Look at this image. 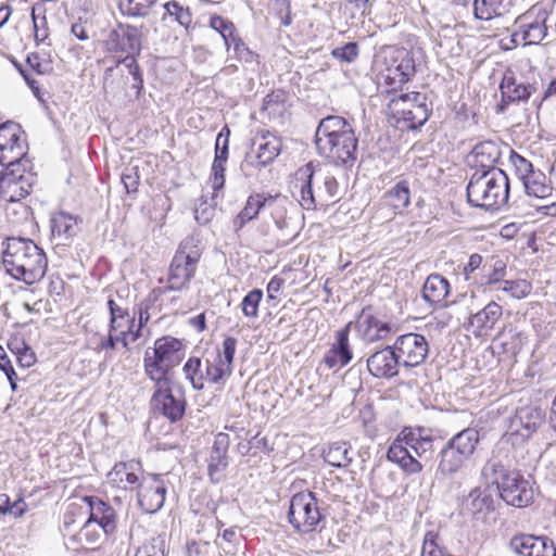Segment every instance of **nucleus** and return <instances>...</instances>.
<instances>
[{
    "mask_svg": "<svg viewBox=\"0 0 556 556\" xmlns=\"http://www.w3.org/2000/svg\"><path fill=\"white\" fill-rule=\"evenodd\" d=\"M502 101L497 104L496 112L503 113L510 103L527 101L538 91L536 83H526L517 79L513 71H506L500 84Z\"/></svg>",
    "mask_w": 556,
    "mask_h": 556,
    "instance_id": "dca6fc26",
    "label": "nucleus"
},
{
    "mask_svg": "<svg viewBox=\"0 0 556 556\" xmlns=\"http://www.w3.org/2000/svg\"><path fill=\"white\" fill-rule=\"evenodd\" d=\"M500 496L508 505L521 508L533 502L534 491L529 480L516 470H513L505 481L502 482Z\"/></svg>",
    "mask_w": 556,
    "mask_h": 556,
    "instance_id": "f3484780",
    "label": "nucleus"
},
{
    "mask_svg": "<svg viewBox=\"0 0 556 556\" xmlns=\"http://www.w3.org/2000/svg\"><path fill=\"white\" fill-rule=\"evenodd\" d=\"M215 215V206L201 198L200 203L194 208V218L200 225L208 224Z\"/></svg>",
    "mask_w": 556,
    "mask_h": 556,
    "instance_id": "69168bd1",
    "label": "nucleus"
},
{
    "mask_svg": "<svg viewBox=\"0 0 556 556\" xmlns=\"http://www.w3.org/2000/svg\"><path fill=\"white\" fill-rule=\"evenodd\" d=\"M355 328L367 342L387 339L397 330L394 325L382 321L378 317L374 316L368 308H364L356 320Z\"/></svg>",
    "mask_w": 556,
    "mask_h": 556,
    "instance_id": "b1692460",
    "label": "nucleus"
},
{
    "mask_svg": "<svg viewBox=\"0 0 556 556\" xmlns=\"http://www.w3.org/2000/svg\"><path fill=\"white\" fill-rule=\"evenodd\" d=\"M163 7L166 14L173 16L180 26L185 27L186 29L189 28L192 23V13L188 7L181 5L176 0H170Z\"/></svg>",
    "mask_w": 556,
    "mask_h": 556,
    "instance_id": "8fccbe9b",
    "label": "nucleus"
},
{
    "mask_svg": "<svg viewBox=\"0 0 556 556\" xmlns=\"http://www.w3.org/2000/svg\"><path fill=\"white\" fill-rule=\"evenodd\" d=\"M121 180L127 193L137 192L140 182L139 167L131 164L126 166L122 172Z\"/></svg>",
    "mask_w": 556,
    "mask_h": 556,
    "instance_id": "e2e57ef3",
    "label": "nucleus"
},
{
    "mask_svg": "<svg viewBox=\"0 0 556 556\" xmlns=\"http://www.w3.org/2000/svg\"><path fill=\"white\" fill-rule=\"evenodd\" d=\"M522 185L527 194L530 197L545 199L552 195L553 188L551 185L546 184V176L541 170H536V173Z\"/></svg>",
    "mask_w": 556,
    "mask_h": 556,
    "instance_id": "a19ab883",
    "label": "nucleus"
},
{
    "mask_svg": "<svg viewBox=\"0 0 556 556\" xmlns=\"http://www.w3.org/2000/svg\"><path fill=\"white\" fill-rule=\"evenodd\" d=\"M229 135V128L227 126L223 127L215 142V157L212 164L211 182L216 194L225 185V164L228 160Z\"/></svg>",
    "mask_w": 556,
    "mask_h": 556,
    "instance_id": "393cba45",
    "label": "nucleus"
},
{
    "mask_svg": "<svg viewBox=\"0 0 556 556\" xmlns=\"http://www.w3.org/2000/svg\"><path fill=\"white\" fill-rule=\"evenodd\" d=\"M200 257L201 251L194 244L193 239L184 240L170 262L166 288L170 291H181L188 288L194 277Z\"/></svg>",
    "mask_w": 556,
    "mask_h": 556,
    "instance_id": "9d476101",
    "label": "nucleus"
},
{
    "mask_svg": "<svg viewBox=\"0 0 556 556\" xmlns=\"http://www.w3.org/2000/svg\"><path fill=\"white\" fill-rule=\"evenodd\" d=\"M151 381L153 382V394L150 405L153 412L173 424L182 419L187 407L184 388L176 384L173 378Z\"/></svg>",
    "mask_w": 556,
    "mask_h": 556,
    "instance_id": "6e6552de",
    "label": "nucleus"
},
{
    "mask_svg": "<svg viewBox=\"0 0 556 556\" xmlns=\"http://www.w3.org/2000/svg\"><path fill=\"white\" fill-rule=\"evenodd\" d=\"M298 179H301L300 200L299 203L304 210H314L317 205V198L320 201H329L338 194V181L333 176L326 175L320 180L323 187H318L317 195L315 194L314 185L316 174L312 163H307L298 172Z\"/></svg>",
    "mask_w": 556,
    "mask_h": 556,
    "instance_id": "9b49d317",
    "label": "nucleus"
},
{
    "mask_svg": "<svg viewBox=\"0 0 556 556\" xmlns=\"http://www.w3.org/2000/svg\"><path fill=\"white\" fill-rule=\"evenodd\" d=\"M22 132H17L13 140L9 141L5 149L0 151V164L12 165L18 161H24L27 153V146L25 140L22 138Z\"/></svg>",
    "mask_w": 556,
    "mask_h": 556,
    "instance_id": "58836bf2",
    "label": "nucleus"
},
{
    "mask_svg": "<svg viewBox=\"0 0 556 556\" xmlns=\"http://www.w3.org/2000/svg\"><path fill=\"white\" fill-rule=\"evenodd\" d=\"M323 457L332 467L345 468L352 463L354 451L349 442L337 441L328 444L323 452Z\"/></svg>",
    "mask_w": 556,
    "mask_h": 556,
    "instance_id": "72a5a7b5",
    "label": "nucleus"
},
{
    "mask_svg": "<svg viewBox=\"0 0 556 556\" xmlns=\"http://www.w3.org/2000/svg\"><path fill=\"white\" fill-rule=\"evenodd\" d=\"M4 244L2 264L10 276L27 285L36 283L45 277L47 256L33 240L9 237Z\"/></svg>",
    "mask_w": 556,
    "mask_h": 556,
    "instance_id": "f03ea898",
    "label": "nucleus"
},
{
    "mask_svg": "<svg viewBox=\"0 0 556 556\" xmlns=\"http://www.w3.org/2000/svg\"><path fill=\"white\" fill-rule=\"evenodd\" d=\"M253 146H257L256 154H247L244 162L254 167H264L280 154L282 142L277 135L263 130L255 136Z\"/></svg>",
    "mask_w": 556,
    "mask_h": 556,
    "instance_id": "aec40b11",
    "label": "nucleus"
},
{
    "mask_svg": "<svg viewBox=\"0 0 556 556\" xmlns=\"http://www.w3.org/2000/svg\"><path fill=\"white\" fill-rule=\"evenodd\" d=\"M469 505L472 513H479L483 509L493 508V497L488 489L476 488L468 495Z\"/></svg>",
    "mask_w": 556,
    "mask_h": 556,
    "instance_id": "603ef678",
    "label": "nucleus"
},
{
    "mask_svg": "<svg viewBox=\"0 0 556 556\" xmlns=\"http://www.w3.org/2000/svg\"><path fill=\"white\" fill-rule=\"evenodd\" d=\"M274 200L275 198H266L264 194L261 193L251 194L248 198L244 207L232 219L233 231L239 232L248 222L257 217L261 210L265 207L267 204L274 202Z\"/></svg>",
    "mask_w": 556,
    "mask_h": 556,
    "instance_id": "2f4dec72",
    "label": "nucleus"
},
{
    "mask_svg": "<svg viewBox=\"0 0 556 556\" xmlns=\"http://www.w3.org/2000/svg\"><path fill=\"white\" fill-rule=\"evenodd\" d=\"M31 189L27 179L16 184L10 178H0V199L5 202H17L26 198Z\"/></svg>",
    "mask_w": 556,
    "mask_h": 556,
    "instance_id": "4c0bfd02",
    "label": "nucleus"
},
{
    "mask_svg": "<svg viewBox=\"0 0 556 556\" xmlns=\"http://www.w3.org/2000/svg\"><path fill=\"white\" fill-rule=\"evenodd\" d=\"M388 197L395 210H404L409 204L410 192L409 186L406 180H400L396 185L388 192Z\"/></svg>",
    "mask_w": 556,
    "mask_h": 556,
    "instance_id": "3c124183",
    "label": "nucleus"
},
{
    "mask_svg": "<svg viewBox=\"0 0 556 556\" xmlns=\"http://www.w3.org/2000/svg\"><path fill=\"white\" fill-rule=\"evenodd\" d=\"M28 164L29 161L24 159V161H18L12 165H3L5 167V172L1 175L0 178H10V180H13L16 184H20L22 179H27L29 187H34L37 178L35 174L26 169V165Z\"/></svg>",
    "mask_w": 556,
    "mask_h": 556,
    "instance_id": "37998d69",
    "label": "nucleus"
},
{
    "mask_svg": "<svg viewBox=\"0 0 556 556\" xmlns=\"http://www.w3.org/2000/svg\"><path fill=\"white\" fill-rule=\"evenodd\" d=\"M325 519L315 493L303 491L295 493L289 502L288 521L301 534H308L317 530Z\"/></svg>",
    "mask_w": 556,
    "mask_h": 556,
    "instance_id": "1a4fd4ad",
    "label": "nucleus"
},
{
    "mask_svg": "<svg viewBox=\"0 0 556 556\" xmlns=\"http://www.w3.org/2000/svg\"><path fill=\"white\" fill-rule=\"evenodd\" d=\"M108 307L110 312V332H117L128 326L135 327V315L130 316L128 308L118 305L113 299H109Z\"/></svg>",
    "mask_w": 556,
    "mask_h": 556,
    "instance_id": "ea45409f",
    "label": "nucleus"
},
{
    "mask_svg": "<svg viewBox=\"0 0 556 556\" xmlns=\"http://www.w3.org/2000/svg\"><path fill=\"white\" fill-rule=\"evenodd\" d=\"M237 349V339L233 337H226L223 341V350L219 351L213 358L228 376L232 372V363Z\"/></svg>",
    "mask_w": 556,
    "mask_h": 556,
    "instance_id": "49530a36",
    "label": "nucleus"
},
{
    "mask_svg": "<svg viewBox=\"0 0 556 556\" xmlns=\"http://www.w3.org/2000/svg\"><path fill=\"white\" fill-rule=\"evenodd\" d=\"M287 93L283 90H276L267 94L263 102V112L269 117L281 116L286 111Z\"/></svg>",
    "mask_w": 556,
    "mask_h": 556,
    "instance_id": "de8ad7c7",
    "label": "nucleus"
},
{
    "mask_svg": "<svg viewBox=\"0 0 556 556\" xmlns=\"http://www.w3.org/2000/svg\"><path fill=\"white\" fill-rule=\"evenodd\" d=\"M503 314L502 306L494 301L486 304L481 311L469 318V328H472L475 337L486 336Z\"/></svg>",
    "mask_w": 556,
    "mask_h": 556,
    "instance_id": "bb28decb",
    "label": "nucleus"
},
{
    "mask_svg": "<svg viewBox=\"0 0 556 556\" xmlns=\"http://www.w3.org/2000/svg\"><path fill=\"white\" fill-rule=\"evenodd\" d=\"M433 442L434 438L425 428H404L389 446L387 458L408 475L418 473L422 470V465L410 451L419 457H427L432 452Z\"/></svg>",
    "mask_w": 556,
    "mask_h": 556,
    "instance_id": "20e7f679",
    "label": "nucleus"
},
{
    "mask_svg": "<svg viewBox=\"0 0 556 556\" xmlns=\"http://www.w3.org/2000/svg\"><path fill=\"white\" fill-rule=\"evenodd\" d=\"M157 0H119V10L123 14L132 17H144Z\"/></svg>",
    "mask_w": 556,
    "mask_h": 556,
    "instance_id": "09e8293b",
    "label": "nucleus"
},
{
    "mask_svg": "<svg viewBox=\"0 0 556 556\" xmlns=\"http://www.w3.org/2000/svg\"><path fill=\"white\" fill-rule=\"evenodd\" d=\"M511 7L510 0H473V15L477 20L491 21L504 15Z\"/></svg>",
    "mask_w": 556,
    "mask_h": 556,
    "instance_id": "f704fd0d",
    "label": "nucleus"
},
{
    "mask_svg": "<svg viewBox=\"0 0 556 556\" xmlns=\"http://www.w3.org/2000/svg\"><path fill=\"white\" fill-rule=\"evenodd\" d=\"M359 54L358 45L354 41L337 47L331 51L332 58L340 62L353 63Z\"/></svg>",
    "mask_w": 556,
    "mask_h": 556,
    "instance_id": "680f3d73",
    "label": "nucleus"
},
{
    "mask_svg": "<svg viewBox=\"0 0 556 556\" xmlns=\"http://www.w3.org/2000/svg\"><path fill=\"white\" fill-rule=\"evenodd\" d=\"M138 466L139 463L135 460L118 463L109 472L108 478L117 488L127 489L128 485L137 484L139 480L135 472Z\"/></svg>",
    "mask_w": 556,
    "mask_h": 556,
    "instance_id": "e433bc0d",
    "label": "nucleus"
},
{
    "mask_svg": "<svg viewBox=\"0 0 556 556\" xmlns=\"http://www.w3.org/2000/svg\"><path fill=\"white\" fill-rule=\"evenodd\" d=\"M184 374L194 390H202L204 382L223 383L229 377L214 359L206 358L204 364L200 357H190L184 365Z\"/></svg>",
    "mask_w": 556,
    "mask_h": 556,
    "instance_id": "f8f14e48",
    "label": "nucleus"
},
{
    "mask_svg": "<svg viewBox=\"0 0 556 556\" xmlns=\"http://www.w3.org/2000/svg\"><path fill=\"white\" fill-rule=\"evenodd\" d=\"M546 12L536 5L516 20V25L521 29V39L525 45H536L546 36Z\"/></svg>",
    "mask_w": 556,
    "mask_h": 556,
    "instance_id": "5701e85b",
    "label": "nucleus"
},
{
    "mask_svg": "<svg viewBox=\"0 0 556 556\" xmlns=\"http://www.w3.org/2000/svg\"><path fill=\"white\" fill-rule=\"evenodd\" d=\"M138 55H125L122 59H118L115 64L119 68L121 65H124L128 74L132 77L131 88L136 90V98H139L142 89H143V77L140 70V66L137 62Z\"/></svg>",
    "mask_w": 556,
    "mask_h": 556,
    "instance_id": "a18cd8bd",
    "label": "nucleus"
},
{
    "mask_svg": "<svg viewBox=\"0 0 556 556\" xmlns=\"http://www.w3.org/2000/svg\"><path fill=\"white\" fill-rule=\"evenodd\" d=\"M229 435L219 432L215 437L208 460V476L215 483L219 482L220 473L228 466L227 452L229 447Z\"/></svg>",
    "mask_w": 556,
    "mask_h": 556,
    "instance_id": "cd10ccee",
    "label": "nucleus"
},
{
    "mask_svg": "<svg viewBox=\"0 0 556 556\" xmlns=\"http://www.w3.org/2000/svg\"><path fill=\"white\" fill-rule=\"evenodd\" d=\"M501 157L500 147L494 141H482L477 143L471 151L472 166L475 172L491 170L497 168L495 164Z\"/></svg>",
    "mask_w": 556,
    "mask_h": 556,
    "instance_id": "c756f323",
    "label": "nucleus"
},
{
    "mask_svg": "<svg viewBox=\"0 0 556 556\" xmlns=\"http://www.w3.org/2000/svg\"><path fill=\"white\" fill-rule=\"evenodd\" d=\"M451 286L448 280L440 274H431L427 277L421 296L431 305L447 306L445 298L448 295Z\"/></svg>",
    "mask_w": 556,
    "mask_h": 556,
    "instance_id": "7c9ffc66",
    "label": "nucleus"
},
{
    "mask_svg": "<svg viewBox=\"0 0 556 556\" xmlns=\"http://www.w3.org/2000/svg\"><path fill=\"white\" fill-rule=\"evenodd\" d=\"M126 85L123 71L116 66H110L105 68L103 75V90L105 93L113 96L124 90Z\"/></svg>",
    "mask_w": 556,
    "mask_h": 556,
    "instance_id": "c03bdc74",
    "label": "nucleus"
},
{
    "mask_svg": "<svg viewBox=\"0 0 556 556\" xmlns=\"http://www.w3.org/2000/svg\"><path fill=\"white\" fill-rule=\"evenodd\" d=\"M378 62L386 67V74L382 76L388 92L396 91L416 74L414 53L403 47H382L378 54Z\"/></svg>",
    "mask_w": 556,
    "mask_h": 556,
    "instance_id": "423d86ee",
    "label": "nucleus"
},
{
    "mask_svg": "<svg viewBox=\"0 0 556 556\" xmlns=\"http://www.w3.org/2000/svg\"><path fill=\"white\" fill-rule=\"evenodd\" d=\"M270 5L282 26L291 25V2L289 0H270Z\"/></svg>",
    "mask_w": 556,
    "mask_h": 556,
    "instance_id": "0e129e2a",
    "label": "nucleus"
},
{
    "mask_svg": "<svg viewBox=\"0 0 556 556\" xmlns=\"http://www.w3.org/2000/svg\"><path fill=\"white\" fill-rule=\"evenodd\" d=\"M393 349L396 350V355L400 357L402 366L406 368L421 365L429 354L427 339L416 332L399 336L393 343Z\"/></svg>",
    "mask_w": 556,
    "mask_h": 556,
    "instance_id": "4468645a",
    "label": "nucleus"
},
{
    "mask_svg": "<svg viewBox=\"0 0 556 556\" xmlns=\"http://www.w3.org/2000/svg\"><path fill=\"white\" fill-rule=\"evenodd\" d=\"M467 201L471 206L496 210L509 198V179L501 168L473 172L467 185Z\"/></svg>",
    "mask_w": 556,
    "mask_h": 556,
    "instance_id": "7ed1b4c3",
    "label": "nucleus"
},
{
    "mask_svg": "<svg viewBox=\"0 0 556 556\" xmlns=\"http://www.w3.org/2000/svg\"><path fill=\"white\" fill-rule=\"evenodd\" d=\"M497 289L507 292L514 299H523L531 292V283L525 279L518 280H504L502 286Z\"/></svg>",
    "mask_w": 556,
    "mask_h": 556,
    "instance_id": "13d9d810",
    "label": "nucleus"
},
{
    "mask_svg": "<svg viewBox=\"0 0 556 556\" xmlns=\"http://www.w3.org/2000/svg\"><path fill=\"white\" fill-rule=\"evenodd\" d=\"M318 154L337 166L352 167L357 160L358 138L342 116L324 117L315 132Z\"/></svg>",
    "mask_w": 556,
    "mask_h": 556,
    "instance_id": "f257e3e1",
    "label": "nucleus"
},
{
    "mask_svg": "<svg viewBox=\"0 0 556 556\" xmlns=\"http://www.w3.org/2000/svg\"><path fill=\"white\" fill-rule=\"evenodd\" d=\"M166 483L161 475L150 473L139 484L138 502L148 514L159 511L165 502Z\"/></svg>",
    "mask_w": 556,
    "mask_h": 556,
    "instance_id": "a211bd4d",
    "label": "nucleus"
},
{
    "mask_svg": "<svg viewBox=\"0 0 556 556\" xmlns=\"http://www.w3.org/2000/svg\"><path fill=\"white\" fill-rule=\"evenodd\" d=\"M77 232V217L65 212H60L52 217L51 233L59 240V244H67Z\"/></svg>",
    "mask_w": 556,
    "mask_h": 556,
    "instance_id": "473e14b6",
    "label": "nucleus"
},
{
    "mask_svg": "<svg viewBox=\"0 0 556 556\" xmlns=\"http://www.w3.org/2000/svg\"><path fill=\"white\" fill-rule=\"evenodd\" d=\"M482 271L485 273V277L481 279V285L501 283L502 278L506 274V264L502 260H495L493 265L488 266V264H484Z\"/></svg>",
    "mask_w": 556,
    "mask_h": 556,
    "instance_id": "5fc2aeb1",
    "label": "nucleus"
},
{
    "mask_svg": "<svg viewBox=\"0 0 556 556\" xmlns=\"http://www.w3.org/2000/svg\"><path fill=\"white\" fill-rule=\"evenodd\" d=\"M513 470H508L501 460L496 458L489 459L482 468V476L492 484L496 485L497 491L502 489V482L510 476Z\"/></svg>",
    "mask_w": 556,
    "mask_h": 556,
    "instance_id": "79ce46f5",
    "label": "nucleus"
},
{
    "mask_svg": "<svg viewBox=\"0 0 556 556\" xmlns=\"http://www.w3.org/2000/svg\"><path fill=\"white\" fill-rule=\"evenodd\" d=\"M420 556H444L442 539L438 533L429 531L425 534Z\"/></svg>",
    "mask_w": 556,
    "mask_h": 556,
    "instance_id": "bf43d9fd",
    "label": "nucleus"
},
{
    "mask_svg": "<svg viewBox=\"0 0 556 556\" xmlns=\"http://www.w3.org/2000/svg\"><path fill=\"white\" fill-rule=\"evenodd\" d=\"M165 539L161 535H156L150 539L149 542L143 543L137 551L136 556H165L166 551Z\"/></svg>",
    "mask_w": 556,
    "mask_h": 556,
    "instance_id": "052dcab7",
    "label": "nucleus"
},
{
    "mask_svg": "<svg viewBox=\"0 0 556 556\" xmlns=\"http://www.w3.org/2000/svg\"><path fill=\"white\" fill-rule=\"evenodd\" d=\"M352 323L337 331L336 342L324 356V363L328 368L343 367L353 358V352L349 343V333Z\"/></svg>",
    "mask_w": 556,
    "mask_h": 556,
    "instance_id": "a878e982",
    "label": "nucleus"
},
{
    "mask_svg": "<svg viewBox=\"0 0 556 556\" xmlns=\"http://www.w3.org/2000/svg\"><path fill=\"white\" fill-rule=\"evenodd\" d=\"M509 160L515 167L516 175L522 184L536 173L533 169L532 163L514 150L510 151Z\"/></svg>",
    "mask_w": 556,
    "mask_h": 556,
    "instance_id": "4d7b16f0",
    "label": "nucleus"
},
{
    "mask_svg": "<svg viewBox=\"0 0 556 556\" xmlns=\"http://www.w3.org/2000/svg\"><path fill=\"white\" fill-rule=\"evenodd\" d=\"M263 299L261 289L251 290L241 302V309L245 317L256 318L258 316V305Z\"/></svg>",
    "mask_w": 556,
    "mask_h": 556,
    "instance_id": "6e6d98bb",
    "label": "nucleus"
},
{
    "mask_svg": "<svg viewBox=\"0 0 556 556\" xmlns=\"http://www.w3.org/2000/svg\"><path fill=\"white\" fill-rule=\"evenodd\" d=\"M26 63L39 75L50 74L53 71L52 59L49 53L31 52L27 55Z\"/></svg>",
    "mask_w": 556,
    "mask_h": 556,
    "instance_id": "864d4df0",
    "label": "nucleus"
},
{
    "mask_svg": "<svg viewBox=\"0 0 556 556\" xmlns=\"http://www.w3.org/2000/svg\"><path fill=\"white\" fill-rule=\"evenodd\" d=\"M277 228L283 232L286 238L282 240V244L287 245L298 236V230L292 223L290 217L283 216L275 220Z\"/></svg>",
    "mask_w": 556,
    "mask_h": 556,
    "instance_id": "338daca9",
    "label": "nucleus"
},
{
    "mask_svg": "<svg viewBox=\"0 0 556 556\" xmlns=\"http://www.w3.org/2000/svg\"><path fill=\"white\" fill-rule=\"evenodd\" d=\"M510 549L519 556H556V546L546 535L518 534L509 542Z\"/></svg>",
    "mask_w": 556,
    "mask_h": 556,
    "instance_id": "412c9836",
    "label": "nucleus"
},
{
    "mask_svg": "<svg viewBox=\"0 0 556 556\" xmlns=\"http://www.w3.org/2000/svg\"><path fill=\"white\" fill-rule=\"evenodd\" d=\"M479 441V431L469 427L453 435L447 443L469 459L473 455Z\"/></svg>",
    "mask_w": 556,
    "mask_h": 556,
    "instance_id": "c9c22d12",
    "label": "nucleus"
},
{
    "mask_svg": "<svg viewBox=\"0 0 556 556\" xmlns=\"http://www.w3.org/2000/svg\"><path fill=\"white\" fill-rule=\"evenodd\" d=\"M389 109L402 129H417L430 117L432 109L427 104V96L420 92L401 93L390 100Z\"/></svg>",
    "mask_w": 556,
    "mask_h": 556,
    "instance_id": "0eeeda50",
    "label": "nucleus"
},
{
    "mask_svg": "<svg viewBox=\"0 0 556 556\" xmlns=\"http://www.w3.org/2000/svg\"><path fill=\"white\" fill-rule=\"evenodd\" d=\"M105 46L110 52L139 55L142 49V33L136 26L118 24L110 31Z\"/></svg>",
    "mask_w": 556,
    "mask_h": 556,
    "instance_id": "2eb2a0df",
    "label": "nucleus"
},
{
    "mask_svg": "<svg viewBox=\"0 0 556 556\" xmlns=\"http://www.w3.org/2000/svg\"><path fill=\"white\" fill-rule=\"evenodd\" d=\"M84 501L89 508V518L79 531L80 540L89 539L92 525L99 526L105 535L112 534L117 528V516L115 509L106 502L97 496H85Z\"/></svg>",
    "mask_w": 556,
    "mask_h": 556,
    "instance_id": "ddd939ff",
    "label": "nucleus"
},
{
    "mask_svg": "<svg viewBox=\"0 0 556 556\" xmlns=\"http://www.w3.org/2000/svg\"><path fill=\"white\" fill-rule=\"evenodd\" d=\"M397 352L392 345H387L374 352L367 359L366 365L369 374L378 379H392L399 375L402 366Z\"/></svg>",
    "mask_w": 556,
    "mask_h": 556,
    "instance_id": "6ab92c4d",
    "label": "nucleus"
},
{
    "mask_svg": "<svg viewBox=\"0 0 556 556\" xmlns=\"http://www.w3.org/2000/svg\"><path fill=\"white\" fill-rule=\"evenodd\" d=\"M186 348L181 340L165 336L154 341L143 356V370L150 380L173 378L172 370L184 359Z\"/></svg>",
    "mask_w": 556,
    "mask_h": 556,
    "instance_id": "39448f33",
    "label": "nucleus"
},
{
    "mask_svg": "<svg viewBox=\"0 0 556 556\" xmlns=\"http://www.w3.org/2000/svg\"><path fill=\"white\" fill-rule=\"evenodd\" d=\"M545 419V412L536 405H525L516 408L509 418V429L523 438H529Z\"/></svg>",
    "mask_w": 556,
    "mask_h": 556,
    "instance_id": "4be33fe9",
    "label": "nucleus"
},
{
    "mask_svg": "<svg viewBox=\"0 0 556 556\" xmlns=\"http://www.w3.org/2000/svg\"><path fill=\"white\" fill-rule=\"evenodd\" d=\"M210 26L215 30L217 31L222 38L223 37H230L231 35V31L235 30V25L232 22L224 18L223 16H219V15H213L211 16L210 18Z\"/></svg>",
    "mask_w": 556,
    "mask_h": 556,
    "instance_id": "774afa93",
    "label": "nucleus"
},
{
    "mask_svg": "<svg viewBox=\"0 0 556 556\" xmlns=\"http://www.w3.org/2000/svg\"><path fill=\"white\" fill-rule=\"evenodd\" d=\"M439 464L435 471L438 479H450L454 477L468 460L462 453L457 452L447 442L440 451Z\"/></svg>",
    "mask_w": 556,
    "mask_h": 556,
    "instance_id": "c85d7f7f",
    "label": "nucleus"
}]
</instances>
